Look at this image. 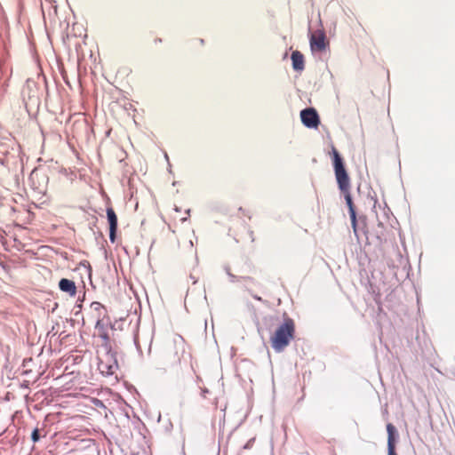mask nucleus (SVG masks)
<instances>
[{
	"instance_id": "nucleus-8",
	"label": "nucleus",
	"mask_w": 455,
	"mask_h": 455,
	"mask_svg": "<svg viewBox=\"0 0 455 455\" xmlns=\"http://www.w3.org/2000/svg\"><path fill=\"white\" fill-rule=\"evenodd\" d=\"M292 68L297 71H301L305 68L304 56L299 51H294L291 53Z\"/></svg>"
},
{
	"instance_id": "nucleus-7",
	"label": "nucleus",
	"mask_w": 455,
	"mask_h": 455,
	"mask_svg": "<svg viewBox=\"0 0 455 455\" xmlns=\"http://www.w3.org/2000/svg\"><path fill=\"white\" fill-rule=\"evenodd\" d=\"M60 289L68 293L70 296H75L76 293V287L75 282L67 278H62L59 283Z\"/></svg>"
},
{
	"instance_id": "nucleus-4",
	"label": "nucleus",
	"mask_w": 455,
	"mask_h": 455,
	"mask_svg": "<svg viewBox=\"0 0 455 455\" xmlns=\"http://www.w3.org/2000/svg\"><path fill=\"white\" fill-rule=\"evenodd\" d=\"M328 43L325 33L323 30H316L310 36V47L313 52H323Z\"/></svg>"
},
{
	"instance_id": "nucleus-9",
	"label": "nucleus",
	"mask_w": 455,
	"mask_h": 455,
	"mask_svg": "<svg viewBox=\"0 0 455 455\" xmlns=\"http://www.w3.org/2000/svg\"><path fill=\"white\" fill-rule=\"evenodd\" d=\"M100 368L103 372H106L108 374H113L115 372V370L117 368L116 363H114L112 365L105 366L103 363H100Z\"/></svg>"
},
{
	"instance_id": "nucleus-10",
	"label": "nucleus",
	"mask_w": 455,
	"mask_h": 455,
	"mask_svg": "<svg viewBox=\"0 0 455 455\" xmlns=\"http://www.w3.org/2000/svg\"><path fill=\"white\" fill-rule=\"evenodd\" d=\"M351 225L355 236H358L356 214H355L354 219H351Z\"/></svg>"
},
{
	"instance_id": "nucleus-11",
	"label": "nucleus",
	"mask_w": 455,
	"mask_h": 455,
	"mask_svg": "<svg viewBox=\"0 0 455 455\" xmlns=\"http://www.w3.org/2000/svg\"><path fill=\"white\" fill-rule=\"evenodd\" d=\"M31 439L34 443H36L40 439L39 430L37 428L34 429L31 435Z\"/></svg>"
},
{
	"instance_id": "nucleus-3",
	"label": "nucleus",
	"mask_w": 455,
	"mask_h": 455,
	"mask_svg": "<svg viewBox=\"0 0 455 455\" xmlns=\"http://www.w3.org/2000/svg\"><path fill=\"white\" fill-rule=\"evenodd\" d=\"M302 124L307 128H317L320 124V118L316 110L313 108H305L300 112Z\"/></svg>"
},
{
	"instance_id": "nucleus-2",
	"label": "nucleus",
	"mask_w": 455,
	"mask_h": 455,
	"mask_svg": "<svg viewBox=\"0 0 455 455\" xmlns=\"http://www.w3.org/2000/svg\"><path fill=\"white\" fill-rule=\"evenodd\" d=\"M295 337V323L291 317H284L270 338L273 349L282 352L287 347Z\"/></svg>"
},
{
	"instance_id": "nucleus-12",
	"label": "nucleus",
	"mask_w": 455,
	"mask_h": 455,
	"mask_svg": "<svg viewBox=\"0 0 455 455\" xmlns=\"http://www.w3.org/2000/svg\"><path fill=\"white\" fill-rule=\"evenodd\" d=\"M228 275H230V277L235 280V281H239L241 279H251L250 276H247V275H241V276H237V275H235L231 273H228Z\"/></svg>"
},
{
	"instance_id": "nucleus-1",
	"label": "nucleus",
	"mask_w": 455,
	"mask_h": 455,
	"mask_svg": "<svg viewBox=\"0 0 455 455\" xmlns=\"http://www.w3.org/2000/svg\"><path fill=\"white\" fill-rule=\"evenodd\" d=\"M331 156H332V164L335 172V177L337 180V183L339 186V188L342 193L345 195V199L347 205L349 210V215L350 219L355 218V214H356L355 210V205L352 201L349 189H350V180L348 177V174L345 169V165L343 163V159L339 154L338 150L335 147L332 146L331 148Z\"/></svg>"
},
{
	"instance_id": "nucleus-13",
	"label": "nucleus",
	"mask_w": 455,
	"mask_h": 455,
	"mask_svg": "<svg viewBox=\"0 0 455 455\" xmlns=\"http://www.w3.org/2000/svg\"><path fill=\"white\" fill-rule=\"evenodd\" d=\"M95 310H100V308H103V306L100 302H93L92 305Z\"/></svg>"
},
{
	"instance_id": "nucleus-6",
	"label": "nucleus",
	"mask_w": 455,
	"mask_h": 455,
	"mask_svg": "<svg viewBox=\"0 0 455 455\" xmlns=\"http://www.w3.org/2000/svg\"><path fill=\"white\" fill-rule=\"evenodd\" d=\"M388 455H397L395 452L396 429L391 423L387 425Z\"/></svg>"
},
{
	"instance_id": "nucleus-5",
	"label": "nucleus",
	"mask_w": 455,
	"mask_h": 455,
	"mask_svg": "<svg viewBox=\"0 0 455 455\" xmlns=\"http://www.w3.org/2000/svg\"><path fill=\"white\" fill-rule=\"evenodd\" d=\"M107 217L109 223V240L111 243H115L117 230V216L113 208H107Z\"/></svg>"
},
{
	"instance_id": "nucleus-14",
	"label": "nucleus",
	"mask_w": 455,
	"mask_h": 455,
	"mask_svg": "<svg viewBox=\"0 0 455 455\" xmlns=\"http://www.w3.org/2000/svg\"><path fill=\"white\" fill-rule=\"evenodd\" d=\"M248 267L250 268V272H251L254 269V267L251 264H249Z\"/></svg>"
}]
</instances>
